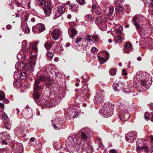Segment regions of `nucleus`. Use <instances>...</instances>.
<instances>
[{
    "instance_id": "43",
    "label": "nucleus",
    "mask_w": 153,
    "mask_h": 153,
    "mask_svg": "<svg viewBox=\"0 0 153 153\" xmlns=\"http://www.w3.org/2000/svg\"><path fill=\"white\" fill-rule=\"evenodd\" d=\"M36 4L39 5H41L45 3L44 0H36Z\"/></svg>"
},
{
    "instance_id": "39",
    "label": "nucleus",
    "mask_w": 153,
    "mask_h": 153,
    "mask_svg": "<svg viewBox=\"0 0 153 153\" xmlns=\"http://www.w3.org/2000/svg\"><path fill=\"white\" fill-rule=\"evenodd\" d=\"M92 12L93 14L96 15H100L102 13L101 11L98 10V9L93 11Z\"/></svg>"
},
{
    "instance_id": "57",
    "label": "nucleus",
    "mask_w": 153,
    "mask_h": 153,
    "mask_svg": "<svg viewBox=\"0 0 153 153\" xmlns=\"http://www.w3.org/2000/svg\"><path fill=\"white\" fill-rule=\"evenodd\" d=\"M122 74L123 75L125 76V77L124 78L126 79V76L127 75V73L126 71V70L124 69H123L122 70Z\"/></svg>"
},
{
    "instance_id": "35",
    "label": "nucleus",
    "mask_w": 153,
    "mask_h": 153,
    "mask_svg": "<svg viewBox=\"0 0 153 153\" xmlns=\"http://www.w3.org/2000/svg\"><path fill=\"white\" fill-rule=\"evenodd\" d=\"M93 4L92 6V12L98 9L97 7L96 6L97 4V3L96 1L93 0Z\"/></svg>"
},
{
    "instance_id": "4",
    "label": "nucleus",
    "mask_w": 153,
    "mask_h": 153,
    "mask_svg": "<svg viewBox=\"0 0 153 153\" xmlns=\"http://www.w3.org/2000/svg\"><path fill=\"white\" fill-rule=\"evenodd\" d=\"M121 113L119 117L122 121H125L129 118L130 115L128 110V106L125 104L122 103L119 105Z\"/></svg>"
},
{
    "instance_id": "22",
    "label": "nucleus",
    "mask_w": 153,
    "mask_h": 153,
    "mask_svg": "<svg viewBox=\"0 0 153 153\" xmlns=\"http://www.w3.org/2000/svg\"><path fill=\"white\" fill-rule=\"evenodd\" d=\"M123 84L120 83L119 84L118 83H114L113 88L115 91H119L123 88Z\"/></svg>"
},
{
    "instance_id": "28",
    "label": "nucleus",
    "mask_w": 153,
    "mask_h": 153,
    "mask_svg": "<svg viewBox=\"0 0 153 153\" xmlns=\"http://www.w3.org/2000/svg\"><path fill=\"white\" fill-rule=\"evenodd\" d=\"M27 44L28 43L26 40H24L22 42V48L24 52H26L28 51V47Z\"/></svg>"
},
{
    "instance_id": "54",
    "label": "nucleus",
    "mask_w": 153,
    "mask_h": 153,
    "mask_svg": "<svg viewBox=\"0 0 153 153\" xmlns=\"http://www.w3.org/2000/svg\"><path fill=\"white\" fill-rule=\"evenodd\" d=\"M74 114L73 117L74 118H76L79 115V113L77 111H75L72 113Z\"/></svg>"
},
{
    "instance_id": "33",
    "label": "nucleus",
    "mask_w": 153,
    "mask_h": 153,
    "mask_svg": "<svg viewBox=\"0 0 153 153\" xmlns=\"http://www.w3.org/2000/svg\"><path fill=\"white\" fill-rule=\"evenodd\" d=\"M52 45L53 44L51 42H47L45 43V47L47 49H48L52 47Z\"/></svg>"
},
{
    "instance_id": "16",
    "label": "nucleus",
    "mask_w": 153,
    "mask_h": 153,
    "mask_svg": "<svg viewBox=\"0 0 153 153\" xmlns=\"http://www.w3.org/2000/svg\"><path fill=\"white\" fill-rule=\"evenodd\" d=\"M45 5V7L43 8L44 12L47 16H49L51 13V6L48 2H46Z\"/></svg>"
},
{
    "instance_id": "61",
    "label": "nucleus",
    "mask_w": 153,
    "mask_h": 153,
    "mask_svg": "<svg viewBox=\"0 0 153 153\" xmlns=\"http://www.w3.org/2000/svg\"><path fill=\"white\" fill-rule=\"evenodd\" d=\"M139 72H140V74H139L140 76L139 77V78L138 77V81L141 80V82L142 80V78L141 76V71H140Z\"/></svg>"
},
{
    "instance_id": "14",
    "label": "nucleus",
    "mask_w": 153,
    "mask_h": 153,
    "mask_svg": "<svg viewBox=\"0 0 153 153\" xmlns=\"http://www.w3.org/2000/svg\"><path fill=\"white\" fill-rule=\"evenodd\" d=\"M13 150L15 153H22L23 150V146L21 143H15L13 145Z\"/></svg>"
},
{
    "instance_id": "38",
    "label": "nucleus",
    "mask_w": 153,
    "mask_h": 153,
    "mask_svg": "<svg viewBox=\"0 0 153 153\" xmlns=\"http://www.w3.org/2000/svg\"><path fill=\"white\" fill-rule=\"evenodd\" d=\"M92 38L96 42H98L100 40V38H99L98 36L95 34H93L92 36Z\"/></svg>"
},
{
    "instance_id": "50",
    "label": "nucleus",
    "mask_w": 153,
    "mask_h": 153,
    "mask_svg": "<svg viewBox=\"0 0 153 153\" xmlns=\"http://www.w3.org/2000/svg\"><path fill=\"white\" fill-rule=\"evenodd\" d=\"M83 39H82L81 38H78L76 39L75 41V43L79 44V42H80L81 41H83Z\"/></svg>"
},
{
    "instance_id": "3",
    "label": "nucleus",
    "mask_w": 153,
    "mask_h": 153,
    "mask_svg": "<svg viewBox=\"0 0 153 153\" xmlns=\"http://www.w3.org/2000/svg\"><path fill=\"white\" fill-rule=\"evenodd\" d=\"M141 76L142 78L141 88L146 90L149 88L152 83L151 77L147 73L142 71Z\"/></svg>"
},
{
    "instance_id": "27",
    "label": "nucleus",
    "mask_w": 153,
    "mask_h": 153,
    "mask_svg": "<svg viewBox=\"0 0 153 153\" xmlns=\"http://www.w3.org/2000/svg\"><path fill=\"white\" fill-rule=\"evenodd\" d=\"M85 19V21L88 22H92L94 20V18L92 15L90 14L86 15Z\"/></svg>"
},
{
    "instance_id": "11",
    "label": "nucleus",
    "mask_w": 153,
    "mask_h": 153,
    "mask_svg": "<svg viewBox=\"0 0 153 153\" xmlns=\"http://www.w3.org/2000/svg\"><path fill=\"white\" fill-rule=\"evenodd\" d=\"M45 29L44 25L41 23H39L32 27L33 32L35 33H39L43 31Z\"/></svg>"
},
{
    "instance_id": "59",
    "label": "nucleus",
    "mask_w": 153,
    "mask_h": 153,
    "mask_svg": "<svg viewBox=\"0 0 153 153\" xmlns=\"http://www.w3.org/2000/svg\"><path fill=\"white\" fill-rule=\"evenodd\" d=\"M30 65L32 68H33L35 66V63L34 62H30Z\"/></svg>"
},
{
    "instance_id": "63",
    "label": "nucleus",
    "mask_w": 153,
    "mask_h": 153,
    "mask_svg": "<svg viewBox=\"0 0 153 153\" xmlns=\"http://www.w3.org/2000/svg\"><path fill=\"white\" fill-rule=\"evenodd\" d=\"M150 1L149 6L150 7H153V0H150Z\"/></svg>"
},
{
    "instance_id": "26",
    "label": "nucleus",
    "mask_w": 153,
    "mask_h": 153,
    "mask_svg": "<svg viewBox=\"0 0 153 153\" xmlns=\"http://www.w3.org/2000/svg\"><path fill=\"white\" fill-rule=\"evenodd\" d=\"M143 140L141 139H138L136 143V146L137 149L143 147V146L144 144L145 143Z\"/></svg>"
},
{
    "instance_id": "55",
    "label": "nucleus",
    "mask_w": 153,
    "mask_h": 153,
    "mask_svg": "<svg viewBox=\"0 0 153 153\" xmlns=\"http://www.w3.org/2000/svg\"><path fill=\"white\" fill-rule=\"evenodd\" d=\"M72 111H71L68 114H66L65 115V117L67 119H70L71 117V113Z\"/></svg>"
},
{
    "instance_id": "64",
    "label": "nucleus",
    "mask_w": 153,
    "mask_h": 153,
    "mask_svg": "<svg viewBox=\"0 0 153 153\" xmlns=\"http://www.w3.org/2000/svg\"><path fill=\"white\" fill-rule=\"evenodd\" d=\"M116 151L114 149H112L110 150V153H116Z\"/></svg>"
},
{
    "instance_id": "45",
    "label": "nucleus",
    "mask_w": 153,
    "mask_h": 153,
    "mask_svg": "<svg viewBox=\"0 0 153 153\" xmlns=\"http://www.w3.org/2000/svg\"><path fill=\"white\" fill-rule=\"evenodd\" d=\"M109 11L108 14V16H111L114 11V8L113 7H110L109 8Z\"/></svg>"
},
{
    "instance_id": "19",
    "label": "nucleus",
    "mask_w": 153,
    "mask_h": 153,
    "mask_svg": "<svg viewBox=\"0 0 153 153\" xmlns=\"http://www.w3.org/2000/svg\"><path fill=\"white\" fill-rule=\"evenodd\" d=\"M89 131L88 128L82 129L81 130V134L82 139H85L87 138Z\"/></svg>"
},
{
    "instance_id": "29",
    "label": "nucleus",
    "mask_w": 153,
    "mask_h": 153,
    "mask_svg": "<svg viewBox=\"0 0 153 153\" xmlns=\"http://www.w3.org/2000/svg\"><path fill=\"white\" fill-rule=\"evenodd\" d=\"M78 8V5L74 4H71L69 5V9L72 11H76L77 10Z\"/></svg>"
},
{
    "instance_id": "37",
    "label": "nucleus",
    "mask_w": 153,
    "mask_h": 153,
    "mask_svg": "<svg viewBox=\"0 0 153 153\" xmlns=\"http://www.w3.org/2000/svg\"><path fill=\"white\" fill-rule=\"evenodd\" d=\"M91 36L89 35H87L86 36V39L87 40L88 42H89L91 44H92L94 43L93 41L91 39Z\"/></svg>"
},
{
    "instance_id": "7",
    "label": "nucleus",
    "mask_w": 153,
    "mask_h": 153,
    "mask_svg": "<svg viewBox=\"0 0 153 153\" xmlns=\"http://www.w3.org/2000/svg\"><path fill=\"white\" fill-rule=\"evenodd\" d=\"M145 18L142 16H136L133 17L132 21L134 22L133 25L135 26L137 29H140L142 21L144 20Z\"/></svg>"
},
{
    "instance_id": "30",
    "label": "nucleus",
    "mask_w": 153,
    "mask_h": 153,
    "mask_svg": "<svg viewBox=\"0 0 153 153\" xmlns=\"http://www.w3.org/2000/svg\"><path fill=\"white\" fill-rule=\"evenodd\" d=\"M0 153H12L11 151L8 148H4L0 149Z\"/></svg>"
},
{
    "instance_id": "46",
    "label": "nucleus",
    "mask_w": 153,
    "mask_h": 153,
    "mask_svg": "<svg viewBox=\"0 0 153 153\" xmlns=\"http://www.w3.org/2000/svg\"><path fill=\"white\" fill-rule=\"evenodd\" d=\"M22 79H24L26 78V74L25 72H23L21 73L20 75V77Z\"/></svg>"
},
{
    "instance_id": "49",
    "label": "nucleus",
    "mask_w": 153,
    "mask_h": 153,
    "mask_svg": "<svg viewBox=\"0 0 153 153\" xmlns=\"http://www.w3.org/2000/svg\"><path fill=\"white\" fill-rule=\"evenodd\" d=\"M116 8L118 11L121 12H122L123 10V7L120 5L116 6Z\"/></svg>"
},
{
    "instance_id": "12",
    "label": "nucleus",
    "mask_w": 153,
    "mask_h": 153,
    "mask_svg": "<svg viewBox=\"0 0 153 153\" xmlns=\"http://www.w3.org/2000/svg\"><path fill=\"white\" fill-rule=\"evenodd\" d=\"M26 108L27 109L23 111V114L25 119H29L32 117L33 113L31 109L30 108H29L28 106H27Z\"/></svg>"
},
{
    "instance_id": "36",
    "label": "nucleus",
    "mask_w": 153,
    "mask_h": 153,
    "mask_svg": "<svg viewBox=\"0 0 153 153\" xmlns=\"http://www.w3.org/2000/svg\"><path fill=\"white\" fill-rule=\"evenodd\" d=\"M63 48L60 46H57L55 48V50L57 52L61 53L63 50Z\"/></svg>"
},
{
    "instance_id": "31",
    "label": "nucleus",
    "mask_w": 153,
    "mask_h": 153,
    "mask_svg": "<svg viewBox=\"0 0 153 153\" xmlns=\"http://www.w3.org/2000/svg\"><path fill=\"white\" fill-rule=\"evenodd\" d=\"M104 19H106L103 18L102 19V18L101 16H100L96 19L95 23L96 24L99 25H100V24H102V22H103V21Z\"/></svg>"
},
{
    "instance_id": "6",
    "label": "nucleus",
    "mask_w": 153,
    "mask_h": 153,
    "mask_svg": "<svg viewBox=\"0 0 153 153\" xmlns=\"http://www.w3.org/2000/svg\"><path fill=\"white\" fill-rule=\"evenodd\" d=\"M47 78L44 76H41L37 77L35 79L34 84V89L35 91H37L43 89V86H42L39 85L41 83V81L45 82L47 80Z\"/></svg>"
},
{
    "instance_id": "18",
    "label": "nucleus",
    "mask_w": 153,
    "mask_h": 153,
    "mask_svg": "<svg viewBox=\"0 0 153 153\" xmlns=\"http://www.w3.org/2000/svg\"><path fill=\"white\" fill-rule=\"evenodd\" d=\"M136 150L138 153H151L152 152V151L148 147L146 146H143L140 148L137 149Z\"/></svg>"
},
{
    "instance_id": "20",
    "label": "nucleus",
    "mask_w": 153,
    "mask_h": 153,
    "mask_svg": "<svg viewBox=\"0 0 153 153\" xmlns=\"http://www.w3.org/2000/svg\"><path fill=\"white\" fill-rule=\"evenodd\" d=\"M125 49L124 52L129 53L133 49V47L131 44L129 42H126L124 46Z\"/></svg>"
},
{
    "instance_id": "25",
    "label": "nucleus",
    "mask_w": 153,
    "mask_h": 153,
    "mask_svg": "<svg viewBox=\"0 0 153 153\" xmlns=\"http://www.w3.org/2000/svg\"><path fill=\"white\" fill-rule=\"evenodd\" d=\"M140 73V72H137L136 74L134 76V82L133 84L134 88H136L138 87V83H137V81H138V77L139 78L140 76L139 74Z\"/></svg>"
},
{
    "instance_id": "15",
    "label": "nucleus",
    "mask_w": 153,
    "mask_h": 153,
    "mask_svg": "<svg viewBox=\"0 0 153 153\" xmlns=\"http://www.w3.org/2000/svg\"><path fill=\"white\" fill-rule=\"evenodd\" d=\"M65 8L64 6H59L57 9V12L55 14V17H54L53 19H55L61 16L62 14L65 13Z\"/></svg>"
},
{
    "instance_id": "21",
    "label": "nucleus",
    "mask_w": 153,
    "mask_h": 153,
    "mask_svg": "<svg viewBox=\"0 0 153 153\" xmlns=\"http://www.w3.org/2000/svg\"><path fill=\"white\" fill-rule=\"evenodd\" d=\"M69 35L71 34L70 37L73 39L74 36L77 33V31L74 28L69 27L68 30Z\"/></svg>"
},
{
    "instance_id": "1",
    "label": "nucleus",
    "mask_w": 153,
    "mask_h": 153,
    "mask_svg": "<svg viewBox=\"0 0 153 153\" xmlns=\"http://www.w3.org/2000/svg\"><path fill=\"white\" fill-rule=\"evenodd\" d=\"M65 145L68 147L67 150L70 152H71L70 151L73 152L75 149L83 151L90 147L86 143L82 140L76 135L69 136L66 140Z\"/></svg>"
},
{
    "instance_id": "58",
    "label": "nucleus",
    "mask_w": 153,
    "mask_h": 153,
    "mask_svg": "<svg viewBox=\"0 0 153 153\" xmlns=\"http://www.w3.org/2000/svg\"><path fill=\"white\" fill-rule=\"evenodd\" d=\"M30 32V29L28 27H26L25 30V33H29Z\"/></svg>"
},
{
    "instance_id": "40",
    "label": "nucleus",
    "mask_w": 153,
    "mask_h": 153,
    "mask_svg": "<svg viewBox=\"0 0 153 153\" xmlns=\"http://www.w3.org/2000/svg\"><path fill=\"white\" fill-rule=\"evenodd\" d=\"M109 72L111 75H114L116 74V69L115 68L111 69L109 70Z\"/></svg>"
},
{
    "instance_id": "8",
    "label": "nucleus",
    "mask_w": 153,
    "mask_h": 153,
    "mask_svg": "<svg viewBox=\"0 0 153 153\" xmlns=\"http://www.w3.org/2000/svg\"><path fill=\"white\" fill-rule=\"evenodd\" d=\"M105 93L103 91H98L94 97V101L95 103L98 104L104 100Z\"/></svg>"
},
{
    "instance_id": "60",
    "label": "nucleus",
    "mask_w": 153,
    "mask_h": 153,
    "mask_svg": "<svg viewBox=\"0 0 153 153\" xmlns=\"http://www.w3.org/2000/svg\"><path fill=\"white\" fill-rule=\"evenodd\" d=\"M97 50V49L95 47H93L91 49V52L93 53H94Z\"/></svg>"
},
{
    "instance_id": "62",
    "label": "nucleus",
    "mask_w": 153,
    "mask_h": 153,
    "mask_svg": "<svg viewBox=\"0 0 153 153\" xmlns=\"http://www.w3.org/2000/svg\"><path fill=\"white\" fill-rule=\"evenodd\" d=\"M6 28L8 30H10L12 28V26L10 25H7Z\"/></svg>"
},
{
    "instance_id": "41",
    "label": "nucleus",
    "mask_w": 153,
    "mask_h": 153,
    "mask_svg": "<svg viewBox=\"0 0 153 153\" xmlns=\"http://www.w3.org/2000/svg\"><path fill=\"white\" fill-rule=\"evenodd\" d=\"M5 97V95L4 92L2 91H0V100H3Z\"/></svg>"
},
{
    "instance_id": "13",
    "label": "nucleus",
    "mask_w": 153,
    "mask_h": 153,
    "mask_svg": "<svg viewBox=\"0 0 153 153\" xmlns=\"http://www.w3.org/2000/svg\"><path fill=\"white\" fill-rule=\"evenodd\" d=\"M61 32L58 29H53L51 33L52 38L54 40L58 39L61 36Z\"/></svg>"
},
{
    "instance_id": "51",
    "label": "nucleus",
    "mask_w": 153,
    "mask_h": 153,
    "mask_svg": "<svg viewBox=\"0 0 153 153\" xmlns=\"http://www.w3.org/2000/svg\"><path fill=\"white\" fill-rule=\"evenodd\" d=\"M53 53L50 51L48 52L46 54V56L50 58H52L53 56Z\"/></svg>"
},
{
    "instance_id": "9",
    "label": "nucleus",
    "mask_w": 153,
    "mask_h": 153,
    "mask_svg": "<svg viewBox=\"0 0 153 153\" xmlns=\"http://www.w3.org/2000/svg\"><path fill=\"white\" fill-rule=\"evenodd\" d=\"M137 134V132L134 131L128 133L126 136V141L129 143H133L136 139Z\"/></svg>"
},
{
    "instance_id": "32",
    "label": "nucleus",
    "mask_w": 153,
    "mask_h": 153,
    "mask_svg": "<svg viewBox=\"0 0 153 153\" xmlns=\"http://www.w3.org/2000/svg\"><path fill=\"white\" fill-rule=\"evenodd\" d=\"M4 123L5 128L8 130H10L11 126L10 122L9 121V120L8 121H5Z\"/></svg>"
},
{
    "instance_id": "34",
    "label": "nucleus",
    "mask_w": 153,
    "mask_h": 153,
    "mask_svg": "<svg viewBox=\"0 0 153 153\" xmlns=\"http://www.w3.org/2000/svg\"><path fill=\"white\" fill-rule=\"evenodd\" d=\"M23 64L22 63H17L15 65V68L16 70H20L21 68L23 67Z\"/></svg>"
},
{
    "instance_id": "23",
    "label": "nucleus",
    "mask_w": 153,
    "mask_h": 153,
    "mask_svg": "<svg viewBox=\"0 0 153 153\" xmlns=\"http://www.w3.org/2000/svg\"><path fill=\"white\" fill-rule=\"evenodd\" d=\"M52 123L54 128L56 130H58L59 128V127L61 126V122L58 120H52Z\"/></svg>"
},
{
    "instance_id": "44",
    "label": "nucleus",
    "mask_w": 153,
    "mask_h": 153,
    "mask_svg": "<svg viewBox=\"0 0 153 153\" xmlns=\"http://www.w3.org/2000/svg\"><path fill=\"white\" fill-rule=\"evenodd\" d=\"M2 117L3 119L4 120V121H8L9 120V118L7 116L4 112H3L2 114Z\"/></svg>"
},
{
    "instance_id": "2",
    "label": "nucleus",
    "mask_w": 153,
    "mask_h": 153,
    "mask_svg": "<svg viewBox=\"0 0 153 153\" xmlns=\"http://www.w3.org/2000/svg\"><path fill=\"white\" fill-rule=\"evenodd\" d=\"M114 105L109 102H106L100 109L99 112L103 117H108L112 115Z\"/></svg>"
},
{
    "instance_id": "42",
    "label": "nucleus",
    "mask_w": 153,
    "mask_h": 153,
    "mask_svg": "<svg viewBox=\"0 0 153 153\" xmlns=\"http://www.w3.org/2000/svg\"><path fill=\"white\" fill-rule=\"evenodd\" d=\"M150 116V114L149 112H146L145 113L144 115V119L147 121H148L149 119Z\"/></svg>"
},
{
    "instance_id": "24",
    "label": "nucleus",
    "mask_w": 153,
    "mask_h": 153,
    "mask_svg": "<svg viewBox=\"0 0 153 153\" xmlns=\"http://www.w3.org/2000/svg\"><path fill=\"white\" fill-rule=\"evenodd\" d=\"M99 28L101 30L105 31L107 29L106 20L104 19L103 22L99 25Z\"/></svg>"
},
{
    "instance_id": "10",
    "label": "nucleus",
    "mask_w": 153,
    "mask_h": 153,
    "mask_svg": "<svg viewBox=\"0 0 153 153\" xmlns=\"http://www.w3.org/2000/svg\"><path fill=\"white\" fill-rule=\"evenodd\" d=\"M10 140V137L9 134L6 133H0V143L2 145H7V140Z\"/></svg>"
},
{
    "instance_id": "17",
    "label": "nucleus",
    "mask_w": 153,
    "mask_h": 153,
    "mask_svg": "<svg viewBox=\"0 0 153 153\" xmlns=\"http://www.w3.org/2000/svg\"><path fill=\"white\" fill-rule=\"evenodd\" d=\"M103 54L105 55V57L99 56L98 57V59L100 63L102 64L105 63L108 59L109 57V55L108 52L105 51L104 52Z\"/></svg>"
},
{
    "instance_id": "52",
    "label": "nucleus",
    "mask_w": 153,
    "mask_h": 153,
    "mask_svg": "<svg viewBox=\"0 0 153 153\" xmlns=\"http://www.w3.org/2000/svg\"><path fill=\"white\" fill-rule=\"evenodd\" d=\"M123 2V0H115L114 3L116 4H122Z\"/></svg>"
},
{
    "instance_id": "47",
    "label": "nucleus",
    "mask_w": 153,
    "mask_h": 153,
    "mask_svg": "<svg viewBox=\"0 0 153 153\" xmlns=\"http://www.w3.org/2000/svg\"><path fill=\"white\" fill-rule=\"evenodd\" d=\"M21 3H20L17 1H15V4L18 7H22V4L24 5L26 4V3L24 2L22 0Z\"/></svg>"
},
{
    "instance_id": "48",
    "label": "nucleus",
    "mask_w": 153,
    "mask_h": 153,
    "mask_svg": "<svg viewBox=\"0 0 153 153\" xmlns=\"http://www.w3.org/2000/svg\"><path fill=\"white\" fill-rule=\"evenodd\" d=\"M14 77L15 79H17L20 77V73L18 71H15L14 73Z\"/></svg>"
},
{
    "instance_id": "56",
    "label": "nucleus",
    "mask_w": 153,
    "mask_h": 153,
    "mask_svg": "<svg viewBox=\"0 0 153 153\" xmlns=\"http://www.w3.org/2000/svg\"><path fill=\"white\" fill-rule=\"evenodd\" d=\"M76 1L80 5L82 4L85 3V0H76Z\"/></svg>"
},
{
    "instance_id": "53",
    "label": "nucleus",
    "mask_w": 153,
    "mask_h": 153,
    "mask_svg": "<svg viewBox=\"0 0 153 153\" xmlns=\"http://www.w3.org/2000/svg\"><path fill=\"white\" fill-rule=\"evenodd\" d=\"M35 100H38L39 98V93L37 92L35 93L34 92Z\"/></svg>"
},
{
    "instance_id": "5",
    "label": "nucleus",
    "mask_w": 153,
    "mask_h": 153,
    "mask_svg": "<svg viewBox=\"0 0 153 153\" xmlns=\"http://www.w3.org/2000/svg\"><path fill=\"white\" fill-rule=\"evenodd\" d=\"M123 27L120 25H118L115 26V30H114V29H111V34L113 36L117 42H120L122 40L120 36L122 32Z\"/></svg>"
}]
</instances>
